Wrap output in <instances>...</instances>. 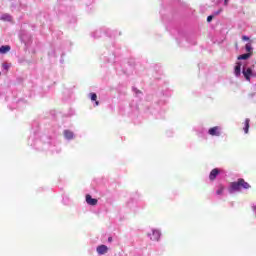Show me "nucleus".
I'll list each match as a JSON object with an SVG mask.
<instances>
[{
    "label": "nucleus",
    "instance_id": "obj_16",
    "mask_svg": "<svg viewBox=\"0 0 256 256\" xmlns=\"http://www.w3.org/2000/svg\"><path fill=\"white\" fill-rule=\"evenodd\" d=\"M213 21V15L207 17V22L211 23Z\"/></svg>",
    "mask_w": 256,
    "mask_h": 256
},
{
    "label": "nucleus",
    "instance_id": "obj_1",
    "mask_svg": "<svg viewBox=\"0 0 256 256\" xmlns=\"http://www.w3.org/2000/svg\"><path fill=\"white\" fill-rule=\"evenodd\" d=\"M241 188L251 189V185H249L243 178H239L236 182L230 184L231 191H241Z\"/></svg>",
    "mask_w": 256,
    "mask_h": 256
},
{
    "label": "nucleus",
    "instance_id": "obj_4",
    "mask_svg": "<svg viewBox=\"0 0 256 256\" xmlns=\"http://www.w3.org/2000/svg\"><path fill=\"white\" fill-rule=\"evenodd\" d=\"M96 251H97L98 255H105V253H107L109 251V247L102 244L96 248Z\"/></svg>",
    "mask_w": 256,
    "mask_h": 256
},
{
    "label": "nucleus",
    "instance_id": "obj_6",
    "mask_svg": "<svg viewBox=\"0 0 256 256\" xmlns=\"http://www.w3.org/2000/svg\"><path fill=\"white\" fill-rule=\"evenodd\" d=\"M98 202L99 201L97 199L91 197V195H89V194L86 195V203L88 205L95 206V205H97Z\"/></svg>",
    "mask_w": 256,
    "mask_h": 256
},
{
    "label": "nucleus",
    "instance_id": "obj_7",
    "mask_svg": "<svg viewBox=\"0 0 256 256\" xmlns=\"http://www.w3.org/2000/svg\"><path fill=\"white\" fill-rule=\"evenodd\" d=\"M219 173H220L219 169L214 168L209 174L210 181H215V179H217V175H219Z\"/></svg>",
    "mask_w": 256,
    "mask_h": 256
},
{
    "label": "nucleus",
    "instance_id": "obj_10",
    "mask_svg": "<svg viewBox=\"0 0 256 256\" xmlns=\"http://www.w3.org/2000/svg\"><path fill=\"white\" fill-rule=\"evenodd\" d=\"M249 123H251V120L249 119V118H246L245 119V122H244V133H249V127H250V125H249Z\"/></svg>",
    "mask_w": 256,
    "mask_h": 256
},
{
    "label": "nucleus",
    "instance_id": "obj_19",
    "mask_svg": "<svg viewBox=\"0 0 256 256\" xmlns=\"http://www.w3.org/2000/svg\"><path fill=\"white\" fill-rule=\"evenodd\" d=\"M2 67H3V69H5L6 71L9 70V65H7V64H3Z\"/></svg>",
    "mask_w": 256,
    "mask_h": 256
},
{
    "label": "nucleus",
    "instance_id": "obj_2",
    "mask_svg": "<svg viewBox=\"0 0 256 256\" xmlns=\"http://www.w3.org/2000/svg\"><path fill=\"white\" fill-rule=\"evenodd\" d=\"M209 135L212 137H219L221 135V128L218 126L212 127L208 130Z\"/></svg>",
    "mask_w": 256,
    "mask_h": 256
},
{
    "label": "nucleus",
    "instance_id": "obj_15",
    "mask_svg": "<svg viewBox=\"0 0 256 256\" xmlns=\"http://www.w3.org/2000/svg\"><path fill=\"white\" fill-rule=\"evenodd\" d=\"M223 191H225V187L220 186L219 189L216 191L218 195H223Z\"/></svg>",
    "mask_w": 256,
    "mask_h": 256
},
{
    "label": "nucleus",
    "instance_id": "obj_9",
    "mask_svg": "<svg viewBox=\"0 0 256 256\" xmlns=\"http://www.w3.org/2000/svg\"><path fill=\"white\" fill-rule=\"evenodd\" d=\"M234 73L237 77L241 75V62H238L234 68Z\"/></svg>",
    "mask_w": 256,
    "mask_h": 256
},
{
    "label": "nucleus",
    "instance_id": "obj_3",
    "mask_svg": "<svg viewBox=\"0 0 256 256\" xmlns=\"http://www.w3.org/2000/svg\"><path fill=\"white\" fill-rule=\"evenodd\" d=\"M242 73L246 81H251V75H253V70L251 68H243Z\"/></svg>",
    "mask_w": 256,
    "mask_h": 256
},
{
    "label": "nucleus",
    "instance_id": "obj_18",
    "mask_svg": "<svg viewBox=\"0 0 256 256\" xmlns=\"http://www.w3.org/2000/svg\"><path fill=\"white\" fill-rule=\"evenodd\" d=\"M242 41H249V37L246 35L242 36Z\"/></svg>",
    "mask_w": 256,
    "mask_h": 256
},
{
    "label": "nucleus",
    "instance_id": "obj_14",
    "mask_svg": "<svg viewBox=\"0 0 256 256\" xmlns=\"http://www.w3.org/2000/svg\"><path fill=\"white\" fill-rule=\"evenodd\" d=\"M245 49H246L247 53H252L253 54V52H251V51H253V48L251 47V44H246Z\"/></svg>",
    "mask_w": 256,
    "mask_h": 256
},
{
    "label": "nucleus",
    "instance_id": "obj_11",
    "mask_svg": "<svg viewBox=\"0 0 256 256\" xmlns=\"http://www.w3.org/2000/svg\"><path fill=\"white\" fill-rule=\"evenodd\" d=\"M90 99H91V101H95V107H99V101H97L96 93H90Z\"/></svg>",
    "mask_w": 256,
    "mask_h": 256
},
{
    "label": "nucleus",
    "instance_id": "obj_21",
    "mask_svg": "<svg viewBox=\"0 0 256 256\" xmlns=\"http://www.w3.org/2000/svg\"><path fill=\"white\" fill-rule=\"evenodd\" d=\"M113 241V237L108 238V242L111 243Z\"/></svg>",
    "mask_w": 256,
    "mask_h": 256
},
{
    "label": "nucleus",
    "instance_id": "obj_20",
    "mask_svg": "<svg viewBox=\"0 0 256 256\" xmlns=\"http://www.w3.org/2000/svg\"><path fill=\"white\" fill-rule=\"evenodd\" d=\"M224 5L227 7L229 5V0H224Z\"/></svg>",
    "mask_w": 256,
    "mask_h": 256
},
{
    "label": "nucleus",
    "instance_id": "obj_8",
    "mask_svg": "<svg viewBox=\"0 0 256 256\" xmlns=\"http://www.w3.org/2000/svg\"><path fill=\"white\" fill-rule=\"evenodd\" d=\"M9 51H11V46L9 45H4L0 47L1 55H5V53H9Z\"/></svg>",
    "mask_w": 256,
    "mask_h": 256
},
{
    "label": "nucleus",
    "instance_id": "obj_13",
    "mask_svg": "<svg viewBox=\"0 0 256 256\" xmlns=\"http://www.w3.org/2000/svg\"><path fill=\"white\" fill-rule=\"evenodd\" d=\"M73 132L72 131H70V130H65L64 131V137L66 138V139H73Z\"/></svg>",
    "mask_w": 256,
    "mask_h": 256
},
{
    "label": "nucleus",
    "instance_id": "obj_17",
    "mask_svg": "<svg viewBox=\"0 0 256 256\" xmlns=\"http://www.w3.org/2000/svg\"><path fill=\"white\" fill-rule=\"evenodd\" d=\"M223 12V8H220L218 11H216L215 13H214V15H219L220 13H222Z\"/></svg>",
    "mask_w": 256,
    "mask_h": 256
},
{
    "label": "nucleus",
    "instance_id": "obj_12",
    "mask_svg": "<svg viewBox=\"0 0 256 256\" xmlns=\"http://www.w3.org/2000/svg\"><path fill=\"white\" fill-rule=\"evenodd\" d=\"M251 55H252V53L242 54V55L238 56V60L239 61H241V60L245 61V60L249 59V57H251Z\"/></svg>",
    "mask_w": 256,
    "mask_h": 256
},
{
    "label": "nucleus",
    "instance_id": "obj_5",
    "mask_svg": "<svg viewBox=\"0 0 256 256\" xmlns=\"http://www.w3.org/2000/svg\"><path fill=\"white\" fill-rule=\"evenodd\" d=\"M150 239L152 241H159L161 239V232L159 230H153Z\"/></svg>",
    "mask_w": 256,
    "mask_h": 256
}]
</instances>
